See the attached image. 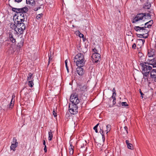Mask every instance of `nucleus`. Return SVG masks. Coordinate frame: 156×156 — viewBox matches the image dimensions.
I'll return each instance as SVG.
<instances>
[{
  "label": "nucleus",
  "instance_id": "f3484780",
  "mask_svg": "<svg viewBox=\"0 0 156 156\" xmlns=\"http://www.w3.org/2000/svg\"><path fill=\"white\" fill-rule=\"evenodd\" d=\"M26 27L25 25H22L21 27L19 28H18V31L19 33V34L21 35L23 34L24 30L26 29Z\"/></svg>",
  "mask_w": 156,
  "mask_h": 156
},
{
  "label": "nucleus",
  "instance_id": "052dcab7",
  "mask_svg": "<svg viewBox=\"0 0 156 156\" xmlns=\"http://www.w3.org/2000/svg\"><path fill=\"white\" fill-rule=\"evenodd\" d=\"M112 91L113 92H115V93H116V90H115V88H114L112 89Z\"/></svg>",
  "mask_w": 156,
  "mask_h": 156
},
{
  "label": "nucleus",
  "instance_id": "774afa93",
  "mask_svg": "<svg viewBox=\"0 0 156 156\" xmlns=\"http://www.w3.org/2000/svg\"><path fill=\"white\" fill-rule=\"evenodd\" d=\"M16 14H15V15H14L13 16V17H14L15 16H16Z\"/></svg>",
  "mask_w": 156,
  "mask_h": 156
},
{
  "label": "nucleus",
  "instance_id": "6ab92c4d",
  "mask_svg": "<svg viewBox=\"0 0 156 156\" xmlns=\"http://www.w3.org/2000/svg\"><path fill=\"white\" fill-rule=\"evenodd\" d=\"M121 132L122 134H124L125 135L128 134V128L127 126H125L123 129H121Z\"/></svg>",
  "mask_w": 156,
  "mask_h": 156
},
{
  "label": "nucleus",
  "instance_id": "f8f14e48",
  "mask_svg": "<svg viewBox=\"0 0 156 156\" xmlns=\"http://www.w3.org/2000/svg\"><path fill=\"white\" fill-rule=\"evenodd\" d=\"M85 143V142L83 141H79L76 143V147L82 149L84 148H85L84 144Z\"/></svg>",
  "mask_w": 156,
  "mask_h": 156
},
{
  "label": "nucleus",
  "instance_id": "423d86ee",
  "mask_svg": "<svg viewBox=\"0 0 156 156\" xmlns=\"http://www.w3.org/2000/svg\"><path fill=\"white\" fill-rule=\"evenodd\" d=\"M92 61L94 63H98L99 60L101 58V55L98 53H94L92 56Z\"/></svg>",
  "mask_w": 156,
  "mask_h": 156
},
{
  "label": "nucleus",
  "instance_id": "aec40b11",
  "mask_svg": "<svg viewBox=\"0 0 156 156\" xmlns=\"http://www.w3.org/2000/svg\"><path fill=\"white\" fill-rule=\"evenodd\" d=\"M126 144L127 147L128 149L130 150H133V145L132 144L130 143L129 140H127L126 141Z\"/></svg>",
  "mask_w": 156,
  "mask_h": 156
},
{
  "label": "nucleus",
  "instance_id": "c9c22d12",
  "mask_svg": "<svg viewBox=\"0 0 156 156\" xmlns=\"http://www.w3.org/2000/svg\"><path fill=\"white\" fill-rule=\"evenodd\" d=\"M11 7L12 8V11L14 12H16V13H19V12H18V9H16L15 8L12 7V6H11Z\"/></svg>",
  "mask_w": 156,
  "mask_h": 156
},
{
  "label": "nucleus",
  "instance_id": "5701e85b",
  "mask_svg": "<svg viewBox=\"0 0 156 156\" xmlns=\"http://www.w3.org/2000/svg\"><path fill=\"white\" fill-rule=\"evenodd\" d=\"M26 3L29 4L30 5L34 6L35 3L34 0H26Z\"/></svg>",
  "mask_w": 156,
  "mask_h": 156
},
{
  "label": "nucleus",
  "instance_id": "864d4df0",
  "mask_svg": "<svg viewBox=\"0 0 156 156\" xmlns=\"http://www.w3.org/2000/svg\"><path fill=\"white\" fill-rule=\"evenodd\" d=\"M113 105H115L116 104V99H115V98H113Z\"/></svg>",
  "mask_w": 156,
  "mask_h": 156
},
{
  "label": "nucleus",
  "instance_id": "e2e57ef3",
  "mask_svg": "<svg viewBox=\"0 0 156 156\" xmlns=\"http://www.w3.org/2000/svg\"><path fill=\"white\" fill-rule=\"evenodd\" d=\"M113 106V105H109V107H110V108H111Z\"/></svg>",
  "mask_w": 156,
  "mask_h": 156
},
{
  "label": "nucleus",
  "instance_id": "a18cd8bd",
  "mask_svg": "<svg viewBox=\"0 0 156 156\" xmlns=\"http://www.w3.org/2000/svg\"><path fill=\"white\" fill-rule=\"evenodd\" d=\"M121 101H119L117 105H116V106L119 107L121 106Z\"/></svg>",
  "mask_w": 156,
  "mask_h": 156
},
{
  "label": "nucleus",
  "instance_id": "c756f323",
  "mask_svg": "<svg viewBox=\"0 0 156 156\" xmlns=\"http://www.w3.org/2000/svg\"><path fill=\"white\" fill-rule=\"evenodd\" d=\"M11 28H14L15 31H16V29L17 28L18 26L15 23H11L10 25Z\"/></svg>",
  "mask_w": 156,
  "mask_h": 156
},
{
  "label": "nucleus",
  "instance_id": "13d9d810",
  "mask_svg": "<svg viewBox=\"0 0 156 156\" xmlns=\"http://www.w3.org/2000/svg\"><path fill=\"white\" fill-rule=\"evenodd\" d=\"M148 37V34H147L146 36H143V38H147Z\"/></svg>",
  "mask_w": 156,
  "mask_h": 156
},
{
  "label": "nucleus",
  "instance_id": "603ef678",
  "mask_svg": "<svg viewBox=\"0 0 156 156\" xmlns=\"http://www.w3.org/2000/svg\"><path fill=\"white\" fill-rule=\"evenodd\" d=\"M44 151L45 153H46L47 152V150L46 145L44 146Z\"/></svg>",
  "mask_w": 156,
  "mask_h": 156
},
{
  "label": "nucleus",
  "instance_id": "7ed1b4c3",
  "mask_svg": "<svg viewBox=\"0 0 156 156\" xmlns=\"http://www.w3.org/2000/svg\"><path fill=\"white\" fill-rule=\"evenodd\" d=\"M24 14H20L15 19H14V23L19 26L20 25L21 26L22 25H25L23 23L24 21Z\"/></svg>",
  "mask_w": 156,
  "mask_h": 156
},
{
  "label": "nucleus",
  "instance_id": "f704fd0d",
  "mask_svg": "<svg viewBox=\"0 0 156 156\" xmlns=\"http://www.w3.org/2000/svg\"><path fill=\"white\" fill-rule=\"evenodd\" d=\"M121 105L122 106L127 107L128 106V105L126 102H122L121 103Z\"/></svg>",
  "mask_w": 156,
  "mask_h": 156
},
{
  "label": "nucleus",
  "instance_id": "20e7f679",
  "mask_svg": "<svg viewBox=\"0 0 156 156\" xmlns=\"http://www.w3.org/2000/svg\"><path fill=\"white\" fill-rule=\"evenodd\" d=\"M145 13H138L133 18L132 21L133 23H136L140 20H142L144 18L145 19H146Z\"/></svg>",
  "mask_w": 156,
  "mask_h": 156
},
{
  "label": "nucleus",
  "instance_id": "a19ab883",
  "mask_svg": "<svg viewBox=\"0 0 156 156\" xmlns=\"http://www.w3.org/2000/svg\"><path fill=\"white\" fill-rule=\"evenodd\" d=\"M137 41L140 42H141L142 44H143L145 42V40L144 39H137Z\"/></svg>",
  "mask_w": 156,
  "mask_h": 156
},
{
  "label": "nucleus",
  "instance_id": "dca6fc26",
  "mask_svg": "<svg viewBox=\"0 0 156 156\" xmlns=\"http://www.w3.org/2000/svg\"><path fill=\"white\" fill-rule=\"evenodd\" d=\"M98 125H99V126L100 127V126H101L102 127V128L103 129L104 127V123L102 122H99V123H98L96 126H95L93 128V129L94 130H95V132L96 133H98V131L97 129L98 127Z\"/></svg>",
  "mask_w": 156,
  "mask_h": 156
},
{
  "label": "nucleus",
  "instance_id": "ea45409f",
  "mask_svg": "<svg viewBox=\"0 0 156 156\" xmlns=\"http://www.w3.org/2000/svg\"><path fill=\"white\" fill-rule=\"evenodd\" d=\"M65 64L66 65V67L67 69V71L68 73H69V68L67 66V60H66L65 61Z\"/></svg>",
  "mask_w": 156,
  "mask_h": 156
},
{
  "label": "nucleus",
  "instance_id": "b1692460",
  "mask_svg": "<svg viewBox=\"0 0 156 156\" xmlns=\"http://www.w3.org/2000/svg\"><path fill=\"white\" fill-rule=\"evenodd\" d=\"M24 41V39H22L20 42L17 44V47L20 49L23 46Z\"/></svg>",
  "mask_w": 156,
  "mask_h": 156
},
{
  "label": "nucleus",
  "instance_id": "a878e982",
  "mask_svg": "<svg viewBox=\"0 0 156 156\" xmlns=\"http://www.w3.org/2000/svg\"><path fill=\"white\" fill-rule=\"evenodd\" d=\"M33 73H29L28 74V76L27 77V80H34V77H33Z\"/></svg>",
  "mask_w": 156,
  "mask_h": 156
},
{
  "label": "nucleus",
  "instance_id": "2f4dec72",
  "mask_svg": "<svg viewBox=\"0 0 156 156\" xmlns=\"http://www.w3.org/2000/svg\"><path fill=\"white\" fill-rule=\"evenodd\" d=\"M12 143H13V144H15V145H18V142H17V140L16 139V137H14L13 138L12 141L11 142Z\"/></svg>",
  "mask_w": 156,
  "mask_h": 156
},
{
  "label": "nucleus",
  "instance_id": "72a5a7b5",
  "mask_svg": "<svg viewBox=\"0 0 156 156\" xmlns=\"http://www.w3.org/2000/svg\"><path fill=\"white\" fill-rule=\"evenodd\" d=\"M134 30L136 31H140L141 30L140 27L139 26H135L134 28Z\"/></svg>",
  "mask_w": 156,
  "mask_h": 156
},
{
  "label": "nucleus",
  "instance_id": "f03ea898",
  "mask_svg": "<svg viewBox=\"0 0 156 156\" xmlns=\"http://www.w3.org/2000/svg\"><path fill=\"white\" fill-rule=\"evenodd\" d=\"M81 99L78 98V94L76 93H73L70 96V101L71 103L69 105V112L73 115H75L78 113V106Z\"/></svg>",
  "mask_w": 156,
  "mask_h": 156
},
{
  "label": "nucleus",
  "instance_id": "a211bd4d",
  "mask_svg": "<svg viewBox=\"0 0 156 156\" xmlns=\"http://www.w3.org/2000/svg\"><path fill=\"white\" fill-rule=\"evenodd\" d=\"M9 39L10 40V41H11L12 43H16V39L13 37V36L12 33L10 32L9 33Z\"/></svg>",
  "mask_w": 156,
  "mask_h": 156
},
{
  "label": "nucleus",
  "instance_id": "ddd939ff",
  "mask_svg": "<svg viewBox=\"0 0 156 156\" xmlns=\"http://www.w3.org/2000/svg\"><path fill=\"white\" fill-rule=\"evenodd\" d=\"M155 50L154 49L151 48L148 50L147 55L149 57H154L155 55Z\"/></svg>",
  "mask_w": 156,
  "mask_h": 156
},
{
  "label": "nucleus",
  "instance_id": "9b49d317",
  "mask_svg": "<svg viewBox=\"0 0 156 156\" xmlns=\"http://www.w3.org/2000/svg\"><path fill=\"white\" fill-rule=\"evenodd\" d=\"M86 61V60L84 59L80 61L76 60L74 62H76V65L78 67H83L85 65Z\"/></svg>",
  "mask_w": 156,
  "mask_h": 156
},
{
  "label": "nucleus",
  "instance_id": "473e14b6",
  "mask_svg": "<svg viewBox=\"0 0 156 156\" xmlns=\"http://www.w3.org/2000/svg\"><path fill=\"white\" fill-rule=\"evenodd\" d=\"M139 56L140 57V59H139V61H142L141 60L143 59L144 58V56L143 55V54L142 53L139 52Z\"/></svg>",
  "mask_w": 156,
  "mask_h": 156
},
{
  "label": "nucleus",
  "instance_id": "c85d7f7f",
  "mask_svg": "<svg viewBox=\"0 0 156 156\" xmlns=\"http://www.w3.org/2000/svg\"><path fill=\"white\" fill-rule=\"evenodd\" d=\"M34 80H29L28 82V84L29 86L31 87H32L34 85V83H33Z\"/></svg>",
  "mask_w": 156,
  "mask_h": 156
},
{
  "label": "nucleus",
  "instance_id": "4d7b16f0",
  "mask_svg": "<svg viewBox=\"0 0 156 156\" xmlns=\"http://www.w3.org/2000/svg\"><path fill=\"white\" fill-rule=\"evenodd\" d=\"M43 144L44 145V146H45V145H46L45 140H43Z\"/></svg>",
  "mask_w": 156,
  "mask_h": 156
},
{
  "label": "nucleus",
  "instance_id": "37998d69",
  "mask_svg": "<svg viewBox=\"0 0 156 156\" xmlns=\"http://www.w3.org/2000/svg\"><path fill=\"white\" fill-rule=\"evenodd\" d=\"M41 5H40L39 6H38L37 7H35L34 8V10L35 11H37L39 9H41Z\"/></svg>",
  "mask_w": 156,
  "mask_h": 156
},
{
  "label": "nucleus",
  "instance_id": "3c124183",
  "mask_svg": "<svg viewBox=\"0 0 156 156\" xmlns=\"http://www.w3.org/2000/svg\"><path fill=\"white\" fill-rule=\"evenodd\" d=\"M93 52H94V53H98V50L95 48H94L93 49Z\"/></svg>",
  "mask_w": 156,
  "mask_h": 156
},
{
  "label": "nucleus",
  "instance_id": "de8ad7c7",
  "mask_svg": "<svg viewBox=\"0 0 156 156\" xmlns=\"http://www.w3.org/2000/svg\"><path fill=\"white\" fill-rule=\"evenodd\" d=\"M48 60H49V61H51L52 59V56L51 54H50V55L48 54Z\"/></svg>",
  "mask_w": 156,
  "mask_h": 156
},
{
  "label": "nucleus",
  "instance_id": "cd10ccee",
  "mask_svg": "<svg viewBox=\"0 0 156 156\" xmlns=\"http://www.w3.org/2000/svg\"><path fill=\"white\" fill-rule=\"evenodd\" d=\"M70 147L69 148V153L70 154H73V153L74 147L73 146L72 144L70 143Z\"/></svg>",
  "mask_w": 156,
  "mask_h": 156
},
{
  "label": "nucleus",
  "instance_id": "4be33fe9",
  "mask_svg": "<svg viewBox=\"0 0 156 156\" xmlns=\"http://www.w3.org/2000/svg\"><path fill=\"white\" fill-rule=\"evenodd\" d=\"M151 6V4L150 2H147L145 3L143 7L144 9H150Z\"/></svg>",
  "mask_w": 156,
  "mask_h": 156
},
{
  "label": "nucleus",
  "instance_id": "2eb2a0df",
  "mask_svg": "<svg viewBox=\"0 0 156 156\" xmlns=\"http://www.w3.org/2000/svg\"><path fill=\"white\" fill-rule=\"evenodd\" d=\"M83 67H78L76 70L78 74L80 76H82L84 74V71Z\"/></svg>",
  "mask_w": 156,
  "mask_h": 156
},
{
  "label": "nucleus",
  "instance_id": "09e8293b",
  "mask_svg": "<svg viewBox=\"0 0 156 156\" xmlns=\"http://www.w3.org/2000/svg\"><path fill=\"white\" fill-rule=\"evenodd\" d=\"M136 44L135 43H134L132 46V48L134 49H136Z\"/></svg>",
  "mask_w": 156,
  "mask_h": 156
},
{
  "label": "nucleus",
  "instance_id": "69168bd1",
  "mask_svg": "<svg viewBox=\"0 0 156 156\" xmlns=\"http://www.w3.org/2000/svg\"><path fill=\"white\" fill-rule=\"evenodd\" d=\"M111 98H111V97L110 98H109V101H111V100H112Z\"/></svg>",
  "mask_w": 156,
  "mask_h": 156
},
{
  "label": "nucleus",
  "instance_id": "4c0bfd02",
  "mask_svg": "<svg viewBox=\"0 0 156 156\" xmlns=\"http://www.w3.org/2000/svg\"><path fill=\"white\" fill-rule=\"evenodd\" d=\"M43 15V14L42 13L38 14L36 16V18L38 20L40 19L41 18V16H42Z\"/></svg>",
  "mask_w": 156,
  "mask_h": 156
},
{
  "label": "nucleus",
  "instance_id": "f257e3e1",
  "mask_svg": "<svg viewBox=\"0 0 156 156\" xmlns=\"http://www.w3.org/2000/svg\"><path fill=\"white\" fill-rule=\"evenodd\" d=\"M144 61H140V65L141 67V69L144 77H147L149 74L152 67L150 65L153 66V67H156V58H154L152 59L147 60V62H144Z\"/></svg>",
  "mask_w": 156,
  "mask_h": 156
},
{
  "label": "nucleus",
  "instance_id": "c03bdc74",
  "mask_svg": "<svg viewBox=\"0 0 156 156\" xmlns=\"http://www.w3.org/2000/svg\"><path fill=\"white\" fill-rule=\"evenodd\" d=\"M116 93H115V92H113L112 95V96L111 98H112L113 99V98L116 99L115 96H116Z\"/></svg>",
  "mask_w": 156,
  "mask_h": 156
},
{
  "label": "nucleus",
  "instance_id": "0e129e2a",
  "mask_svg": "<svg viewBox=\"0 0 156 156\" xmlns=\"http://www.w3.org/2000/svg\"><path fill=\"white\" fill-rule=\"evenodd\" d=\"M50 61H49V60H48V66L49 65V64H50Z\"/></svg>",
  "mask_w": 156,
  "mask_h": 156
},
{
  "label": "nucleus",
  "instance_id": "6e6552de",
  "mask_svg": "<svg viewBox=\"0 0 156 156\" xmlns=\"http://www.w3.org/2000/svg\"><path fill=\"white\" fill-rule=\"evenodd\" d=\"M15 97V96L13 95L12 96V98L10 104L7 106V108L9 110H11L13 108L15 101V99L14 98Z\"/></svg>",
  "mask_w": 156,
  "mask_h": 156
},
{
  "label": "nucleus",
  "instance_id": "680f3d73",
  "mask_svg": "<svg viewBox=\"0 0 156 156\" xmlns=\"http://www.w3.org/2000/svg\"><path fill=\"white\" fill-rule=\"evenodd\" d=\"M128 33L129 34L128 35H130L131 36V34H132V33L131 32V31H130V32H129Z\"/></svg>",
  "mask_w": 156,
  "mask_h": 156
},
{
  "label": "nucleus",
  "instance_id": "e433bc0d",
  "mask_svg": "<svg viewBox=\"0 0 156 156\" xmlns=\"http://www.w3.org/2000/svg\"><path fill=\"white\" fill-rule=\"evenodd\" d=\"M146 19H150L151 18V15L149 13H145Z\"/></svg>",
  "mask_w": 156,
  "mask_h": 156
},
{
  "label": "nucleus",
  "instance_id": "9d476101",
  "mask_svg": "<svg viewBox=\"0 0 156 156\" xmlns=\"http://www.w3.org/2000/svg\"><path fill=\"white\" fill-rule=\"evenodd\" d=\"M154 68H156V69H152L151 71L150 76L151 78L156 82V67Z\"/></svg>",
  "mask_w": 156,
  "mask_h": 156
},
{
  "label": "nucleus",
  "instance_id": "49530a36",
  "mask_svg": "<svg viewBox=\"0 0 156 156\" xmlns=\"http://www.w3.org/2000/svg\"><path fill=\"white\" fill-rule=\"evenodd\" d=\"M53 114L55 117H56L57 116V113L56 112H55L54 109L53 111Z\"/></svg>",
  "mask_w": 156,
  "mask_h": 156
},
{
  "label": "nucleus",
  "instance_id": "6e6d98bb",
  "mask_svg": "<svg viewBox=\"0 0 156 156\" xmlns=\"http://www.w3.org/2000/svg\"><path fill=\"white\" fill-rule=\"evenodd\" d=\"M148 12H149V13H153V11L152 9H151L150 10H148Z\"/></svg>",
  "mask_w": 156,
  "mask_h": 156
},
{
  "label": "nucleus",
  "instance_id": "338daca9",
  "mask_svg": "<svg viewBox=\"0 0 156 156\" xmlns=\"http://www.w3.org/2000/svg\"><path fill=\"white\" fill-rule=\"evenodd\" d=\"M16 34H19V33H18V32L17 31H16Z\"/></svg>",
  "mask_w": 156,
  "mask_h": 156
},
{
  "label": "nucleus",
  "instance_id": "58836bf2",
  "mask_svg": "<svg viewBox=\"0 0 156 156\" xmlns=\"http://www.w3.org/2000/svg\"><path fill=\"white\" fill-rule=\"evenodd\" d=\"M77 32L78 34H79V37L80 38H83L84 37L83 34L80 33L79 31H77Z\"/></svg>",
  "mask_w": 156,
  "mask_h": 156
},
{
  "label": "nucleus",
  "instance_id": "39448f33",
  "mask_svg": "<svg viewBox=\"0 0 156 156\" xmlns=\"http://www.w3.org/2000/svg\"><path fill=\"white\" fill-rule=\"evenodd\" d=\"M78 86L79 87V90L82 94L87 92L89 89L88 86L86 84L83 86L81 84H78Z\"/></svg>",
  "mask_w": 156,
  "mask_h": 156
},
{
  "label": "nucleus",
  "instance_id": "412c9836",
  "mask_svg": "<svg viewBox=\"0 0 156 156\" xmlns=\"http://www.w3.org/2000/svg\"><path fill=\"white\" fill-rule=\"evenodd\" d=\"M102 127L101 126H100V130L99 132L101 134L102 136V139L103 142H104L105 140V137L104 135V131L103 129L102 128Z\"/></svg>",
  "mask_w": 156,
  "mask_h": 156
},
{
  "label": "nucleus",
  "instance_id": "0eeeda50",
  "mask_svg": "<svg viewBox=\"0 0 156 156\" xmlns=\"http://www.w3.org/2000/svg\"><path fill=\"white\" fill-rule=\"evenodd\" d=\"M153 23V20H151L149 21L144 24V27H140V30L143 31L144 30H145V28L151 27Z\"/></svg>",
  "mask_w": 156,
  "mask_h": 156
},
{
  "label": "nucleus",
  "instance_id": "8fccbe9b",
  "mask_svg": "<svg viewBox=\"0 0 156 156\" xmlns=\"http://www.w3.org/2000/svg\"><path fill=\"white\" fill-rule=\"evenodd\" d=\"M140 93L141 95L140 97H142V98H143V95H144V94L141 92V91L140 89Z\"/></svg>",
  "mask_w": 156,
  "mask_h": 156
},
{
  "label": "nucleus",
  "instance_id": "bb28decb",
  "mask_svg": "<svg viewBox=\"0 0 156 156\" xmlns=\"http://www.w3.org/2000/svg\"><path fill=\"white\" fill-rule=\"evenodd\" d=\"M18 145H15V144L13 143H12L11 146L10 147V149L11 150H12L13 151H15L16 150V148L18 147Z\"/></svg>",
  "mask_w": 156,
  "mask_h": 156
},
{
  "label": "nucleus",
  "instance_id": "79ce46f5",
  "mask_svg": "<svg viewBox=\"0 0 156 156\" xmlns=\"http://www.w3.org/2000/svg\"><path fill=\"white\" fill-rule=\"evenodd\" d=\"M136 35L137 37L142 38L143 37V36L144 35V34H136Z\"/></svg>",
  "mask_w": 156,
  "mask_h": 156
},
{
  "label": "nucleus",
  "instance_id": "bf43d9fd",
  "mask_svg": "<svg viewBox=\"0 0 156 156\" xmlns=\"http://www.w3.org/2000/svg\"><path fill=\"white\" fill-rule=\"evenodd\" d=\"M83 38V41H86V38L84 37H83L82 38Z\"/></svg>",
  "mask_w": 156,
  "mask_h": 156
},
{
  "label": "nucleus",
  "instance_id": "7c9ffc66",
  "mask_svg": "<svg viewBox=\"0 0 156 156\" xmlns=\"http://www.w3.org/2000/svg\"><path fill=\"white\" fill-rule=\"evenodd\" d=\"M106 128H107V133L106 134H107L108 133L110 132L111 129V125H108L106 126Z\"/></svg>",
  "mask_w": 156,
  "mask_h": 156
},
{
  "label": "nucleus",
  "instance_id": "5fc2aeb1",
  "mask_svg": "<svg viewBox=\"0 0 156 156\" xmlns=\"http://www.w3.org/2000/svg\"><path fill=\"white\" fill-rule=\"evenodd\" d=\"M144 34H147L148 33V31L146 29V28H145V30H144Z\"/></svg>",
  "mask_w": 156,
  "mask_h": 156
},
{
  "label": "nucleus",
  "instance_id": "393cba45",
  "mask_svg": "<svg viewBox=\"0 0 156 156\" xmlns=\"http://www.w3.org/2000/svg\"><path fill=\"white\" fill-rule=\"evenodd\" d=\"M54 132L52 131L51 130H50L48 132V140L50 141H51L52 140V137H53V134L52 133Z\"/></svg>",
  "mask_w": 156,
  "mask_h": 156
},
{
  "label": "nucleus",
  "instance_id": "1a4fd4ad",
  "mask_svg": "<svg viewBox=\"0 0 156 156\" xmlns=\"http://www.w3.org/2000/svg\"><path fill=\"white\" fill-rule=\"evenodd\" d=\"M83 55L81 53H79L76 55L74 59V62L76 60H84Z\"/></svg>",
  "mask_w": 156,
  "mask_h": 156
},
{
  "label": "nucleus",
  "instance_id": "4468645a",
  "mask_svg": "<svg viewBox=\"0 0 156 156\" xmlns=\"http://www.w3.org/2000/svg\"><path fill=\"white\" fill-rule=\"evenodd\" d=\"M18 12L20 13L23 14L26 13L28 10V8L26 7H24L18 9Z\"/></svg>",
  "mask_w": 156,
  "mask_h": 156
}]
</instances>
